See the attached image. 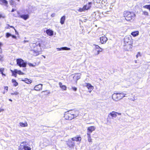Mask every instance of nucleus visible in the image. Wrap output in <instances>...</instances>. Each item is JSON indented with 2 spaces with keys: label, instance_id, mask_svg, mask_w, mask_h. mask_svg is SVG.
Listing matches in <instances>:
<instances>
[{
  "label": "nucleus",
  "instance_id": "nucleus-1",
  "mask_svg": "<svg viewBox=\"0 0 150 150\" xmlns=\"http://www.w3.org/2000/svg\"><path fill=\"white\" fill-rule=\"evenodd\" d=\"M41 44L39 41L35 43H32L30 44V46L35 56H38L41 53L42 50Z\"/></svg>",
  "mask_w": 150,
  "mask_h": 150
},
{
  "label": "nucleus",
  "instance_id": "nucleus-2",
  "mask_svg": "<svg viewBox=\"0 0 150 150\" xmlns=\"http://www.w3.org/2000/svg\"><path fill=\"white\" fill-rule=\"evenodd\" d=\"M79 115V113L77 111L69 110L65 112L64 117L66 120H71L77 117Z\"/></svg>",
  "mask_w": 150,
  "mask_h": 150
},
{
  "label": "nucleus",
  "instance_id": "nucleus-3",
  "mask_svg": "<svg viewBox=\"0 0 150 150\" xmlns=\"http://www.w3.org/2000/svg\"><path fill=\"white\" fill-rule=\"evenodd\" d=\"M123 16L125 19L129 22L134 20L136 16L134 12L129 11H124Z\"/></svg>",
  "mask_w": 150,
  "mask_h": 150
},
{
  "label": "nucleus",
  "instance_id": "nucleus-4",
  "mask_svg": "<svg viewBox=\"0 0 150 150\" xmlns=\"http://www.w3.org/2000/svg\"><path fill=\"white\" fill-rule=\"evenodd\" d=\"M128 93L127 91L114 93L112 96V98L115 101H118L123 98L127 96Z\"/></svg>",
  "mask_w": 150,
  "mask_h": 150
},
{
  "label": "nucleus",
  "instance_id": "nucleus-5",
  "mask_svg": "<svg viewBox=\"0 0 150 150\" xmlns=\"http://www.w3.org/2000/svg\"><path fill=\"white\" fill-rule=\"evenodd\" d=\"M117 114L119 115H121V113L114 111L110 112L108 114L107 118V122H110L112 119H113L114 118H115L117 117Z\"/></svg>",
  "mask_w": 150,
  "mask_h": 150
},
{
  "label": "nucleus",
  "instance_id": "nucleus-6",
  "mask_svg": "<svg viewBox=\"0 0 150 150\" xmlns=\"http://www.w3.org/2000/svg\"><path fill=\"white\" fill-rule=\"evenodd\" d=\"M92 4V2H88L87 4L84 5L82 8H79L78 11L80 12H82L88 10L91 8Z\"/></svg>",
  "mask_w": 150,
  "mask_h": 150
},
{
  "label": "nucleus",
  "instance_id": "nucleus-7",
  "mask_svg": "<svg viewBox=\"0 0 150 150\" xmlns=\"http://www.w3.org/2000/svg\"><path fill=\"white\" fill-rule=\"evenodd\" d=\"M10 71L12 73V75L15 77H17V74L19 75H24L25 74V73L21 71L18 70L16 69H15L14 70H11Z\"/></svg>",
  "mask_w": 150,
  "mask_h": 150
},
{
  "label": "nucleus",
  "instance_id": "nucleus-8",
  "mask_svg": "<svg viewBox=\"0 0 150 150\" xmlns=\"http://www.w3.org/2000/svg\"><path fill=\"white\" fill-rule=\"evenodd\" d=\"M17 64L18 66H26L27 62L21 58L16 59Z\"/></svg>",
  "mask_w": 150,
  "mask_h": 150
},
{
  "label": "nucleus",
  "instance_id": "nucleus-9",
  "mask_svg": "<svg viewBox=\"0 0 150 150\" xmlns=\"http://www.w3.org/2000/svg\"><path fill=\"white\" fill-rule=\"evenodd\" d=\"M95 46V48L94 51H95L96 52L95 54L98 55L100 52H101L103 50V49L100 47L98 45H94Z\"/></svg>",
  "mask_w": 150,
  "mask_h": 150
},
{
  "label": "nucleus",
  "instance_id": "nucleus-10",
  "mask_svg": "<svg viewBox=\"0 0 150 150\" xmlns=\"http://www.w3.org/2000/svg\"><path fill=\"white\" fill-rule=\"evenodd\" d=\"M23 149L24 150H31V148L27 146L26 144H20L18 147V150H22Z\"/></svg>",
  "mask_w": 150,
  "mask_h": 150
},
{
  "label": "nucleus",
  "instance_id": "nucleus-11",
  "mask_svg": "<svg viewBox=\"0 0 150 150\" xmlns=\"http://www.w3.org/2000/svg\"><path fill=\"white\" fill-rule=\"evenodd\" d=\"M96 129V127L94 126H91L88 127L87 128V134H91V133Z\"/></svg>",
  "mask_w": 150,
  "mask_h": 150
},
{
  "label": "nucleus",
  "instance_id": "nucleus-12",
  "mask_svg": "<svg viewBox=\"0 0 150 150\" xmlns=\"http://www.w3.org/2000/svg\"><path fill=\"white\" fill-rule=\"evenodd\" d=\"M67 145L70 148H74L75 145V143L74 142L70 140H68L67 141Z\"/></svg>",
  "mask_w": 150,
  "mask_h": 150
},
{
  "label": "nucleus",
  "instance_id": "nucleus-13",
  "mask_svg": "<svg viewBox=\"0 0 150 150\" xmlns=\"http://www.w3.org/2000/svg\"><path fill=\"white\" fill-rule=\"evenodd\" d=\"M107 40V38L104 35L100 38V42L101 44H104L106 42Z\"/></svg>",
  "mask_w": 150,
  "mask_h": 150
},
{
  "label": "nucleus",
  "instance_id": "nucleus-14",
  "mask_svg": "<svg viewBox=\"0 0 150 150\" xmlns=\"http://www.w3.org/2000/svg\"><path fill=\"white\" fill-rule=\"evenodd\" d=\"M132 46V43L131 41H130L129 43L127 42V43H125V48L127 50H129L131 49Z\"/></svg>",
  "mask_w": 150,
  "mask_h": 150
},
{
  "label": "nucleus",
  "instance_id": "nucleus-15",
  "mask_svg": "<svg viewBox=\"0 0 150 150\" xmlns=\"http://www.w3.org/2000/svg\"><path fill=\"white\" fill-rule=\"evenodd\" d=\"M86 84L85 86L87 87L88 88L89 92L91 93V91L93 90L94 88V87L92 86L89 83H85Z\"/></svg>",
  "mask_w": 150,
  "mask_h": 150
},
{
  "label": "nucleus",
  "instance_id": "nucleus-16",
  "mask_svg": "<svg viewBox=\"0 0 150 150\" xmlns=\"http://www.w3.org/2000/svg\"><path fill=\"white\" fill-rule=\"evenodd\" d=\"M0 4L6 7L8 6V1L6 0H0Z\"/></svg>",
  "mask_w": 150,
  "mask_h": 150
},
{
  "label": "nucleus",
  "instance_id": "nucleus-17",
  "mask_svg": "<svg viewBox=\"0 0 150 150\" xmlns=\"http://www.w3.org/2000/svg\"><path fill=\"white\" fill-rule=\"evenodd\" d=\"M42 85L40 84L35 86L34 89L36 91H40L42 89Z\"/></svg>",
  "mask_w": 150,
  "mask_h": 150
},
{
  "label": "nucleus",
  "instance_id": "nucleus-18",
  "mask_svg": "<svg viewBox=\"0 0 150 150\" xmlns=\"http://www.w3.org/2000/svg\"><path fill=\"white\" fill-rule=\"evenodd\" d=\"M72 141L76 142H81V138L80 136L74 137L71 139Z\"/></svg>",
  "mask_w": 150,
  "mask_h": 150
},
{
  "label": "nucleus",
  "instance_id": "nucleus-19",
  "mask_svg": "<svg viewBox=\"0 0 150 150\" xmlns=\"http://www.w3.org/2000/svg\"><path fill=\"white\" fill-rule=\"evenodd\" d=\"M21 81L27 84H30L32 83V81L27 78H25L24 79H22Z\"/></svg>",
  "mask_w": 150,
  "mask_h": 150
},
{
  "label": "nucleus",
  "instance_id": "nucleus-20",
  "mask_svg": "<svg viewBox=\"0 0 150 150\" xmlns=\"http://www.w3.org/2000/svg\"><path fill=\"white\" fill-rule=\"evenodd\" d=\"M19 17L24 20H26L29 18V16L28 14H24L20 15Z\"/></svg>",
  "mask_w": 150,
  "mask_h": 150
},
{
  "label": "nucleus",
  "instance_id": "nucleus-21",
  "mask_svg": "<svg viewBox=\"0 0 150 150\" xmlns=\"http://www.w3.org/2000/svg\"><path fill=\"white\" fill-rule=\"evenodd\" d=\"M59 84L60 88L63 90L65 91L67 90L66 86L64 85H62V84L61 82H59Z\"/></svg>",
  "mask_w": 150,
  "mask_h": 150
},
{
  "label": "nucleus",
  "instance_id": "nucleus-22",
  "mask_svg": "<svg viewBox=\"0 0 150 150\" xmlns=\"http://www.w3.org/2000/svg\"><path fill=\"white\" fill-rule=\"evenodd\" d=\"M131 34L134 37H136L139 35V32L138 30H136L132 32Z\"/></svg>",
  "mask_w": 150,
  "mask_h": 150
},
{
  "label": "nucleus",
  "instance_id": "nucleus-23",
  "mask_svg": "<svg viewBox=\"0 0 150 150\" xmlns=\"http://www.w3.org/2000/svg\"><path fill=\"white\" fill-rule=\"evenodd\" d=\"M66 18V17L65 15L62 16L60 19V23L62 25L64 23Z\"/></svg>",
  "mask_w": 150,
  "mask_h": 150
},
{
  "label": "nucleus",
  "instance_id": "nucleus-24",
  "mask_svg": "<svg viewBox=\"0 0 150 150\" xmlns=\"http://www.w3.org/2000/svg\"><path fill=\"white\" fill-rule=\"evenodd\" d=\"M46 33L49 36H52L53 34V31L50 29H47L46 30Z\"/></svg>",
  "mask_w": 150,
  "mask_h": 150
},
{
  "label": "nucleus",
  "instance_id": "nucleus-25",
  "mask_svg": "<svg viewBox=\"0 0 150 150\" xmlns=\"http://www.w3.org/2000/svg\"><path fill=\"white\" fill-rule=\"evenodd\" d=\"M11 82L13 83V86L15 87L17 86L18 85V83L14 79H12Z\"/></svg>",
  "mask_w": 150,
  "mask_h": 150
},
{
  "label": "nucleus",
  "instance_id": "nucleus-26",
  "mask_svg": "<svg viewBox=\"0 0 150 150\" xmlns=\"http://www.w3.org/2000/svg\"><path fill=\"white\" fill-rule=\"evenodd\" d=\"M19 124L21 127H27L28 125L27 122H25L24 123L21 122H20L19 123Z\"/></svg>",
  "mask_w": 150,
  "mask_h": 150
},
{
  "label": "nucleus",
  "instance_id": "nucleus-27",
  "mask_svg": "<svg viewBox=\"0 0 150 150\" xmlns=\"http://www.w3.org/2000/svg\"><path fill=\"white\" fill-rule=\"evenodd\" d=\"M87 135L88 140L89 142L92 143L93 141L91 138V134H87Z\"/></svg>",
  "mask_w": 150,
  "mask_h": 150
},
{
  "label": "nucleus",
  "instance_id": "nucleus-28",
  "mask_svg": "<svg viewBox=\"0 0 150 150\" xmlns=\"http://www.w3.org/2000/svg\"><path fill=\"white\" fill-rule=\"evenodd\" d=\"M143 8L150 10V5H146L143 6Z\"/></svg>",
  "mask_w": 150,
  "mask_h": 150
},
{
  "label": "nucleus",
  "instance_id": "nucleus-29",
  "mask_svg": "<svg viewBox=\"0 0 150 150\" xmlns=\"http://www.w3.org/2000/svg\"><path fill=\"white\" fill-rule=\"evenodd\" d=\"M4 70V68H0V72H1V74L2 76H6L5 74H4L3 73Z\"/></svg>",
  "mask_w": 150,
  "mask_h": 150
},
{
  "label": "nucleus",
  "instance_id": "nucleus-30",
  "mask_svg": "<svg viewBox=\"0 0 150 150\" xmlns=\"http://www.w3.org/2000/svg\"><path fill=\"white\" fill-rule=\"evenodd\" d=\"M7 26L6 27V29H9L10 28H12L13 29H14V27L13 26H10L9 25L7 24Z\"/></svg>",
  "mask_w": 150,
  "mask_h": 150
},
{
  "label": "nucleus",
  "instance_id": "nucleus-31",
  "mask_svg": "<svg viewBox=\"0 0 150 150\" xmlns=\"http://www.w3.org/2000/svg\"><path fill=\"white\" fill-rule=\"evenodd\" d=\"M4 92H3V93L4 94L5 92H7L8 90V87L7 86H5L4 87Z\"/></svg>",
  "mask_w": 150,
  "mask_h": 150
},
{
  "label": "nucleus",
  "instance_id": "nucleus-32",
  "mask_svg": "<svg viewBox=\"0 0 150 150\" xmlns=\"http://www.w3.org/2000/svg\"><path fill=\"white\" fill-rule=\"evenodd\" d=\"M11 36H12V35L8 33H7L6 34V38H8Z\"/></svg>",
  "mask_w": 150,
  "mask_h": 150
},
{
  "label": "nucleus",
  "instance_id": "nucleus-33",
  "mask_svg": "<svg viewBox=\"0 0 150 150\" xmlns=\"http://www.w3.org/2000/svg\"><path fill=\"white\" fill-rule=\"evenodd\" d=\"M18 94H19V93L18 92L16 91L14 92L13 93H11V94L12 95H17Z\"/></svg>",
  "mask_w": 150,
  "mask_h": 150
},
{
  "label": "nucleus",
  "instance_id": "nucleus-34",
  "mask_svg": "<svg viewBox=\"0 0 150 150\" xmlns=\"http://www.w3.org/2000/svg\"><path fill=\"white\" fill-rule=\"evenodd\" d=\"M143 15L145 16H148V12L146 11H143Z\"/></svg>",
  "mask_w": 150,
  "mask_h": 150
},
{
  "label": "nucleus",
  "instance_id": "nucleus-35",
  "mask_svg": "<svg viewBox=\"0 0 150 150\" xmlns=\"http://www.w3.org/2000/svg\"><path fill=\"white\" fill-rule=\"evenodd\" d=\"M62 50H69L70 49V48H68L66 47H62Z\"/></svg>",
  "mask_w": 150,
  "mask_h": 150
},
{
  "label": "nucleus",
  "instance_id": "nucleus-36",
  "mask_svg": "<svg viewBox=\"0 0 150 150\" xmlns=\"http://www.w3.org/2000/svg\"><path fill=\"white\" fill-rule=\"evenodd\" d=\"M140 56H141V54L140 52H138L137 54L136 55V57L137 58L138 57Z\"/></svg>",
  "mask_w": 150,
  "mask_h": 150
},
{
  "label": "nucleus",
  "instance_id": "nucleus-37",
  "mask_svg": "<svg viewBox=\"0 0 150 150\" xmlns=\"http://www.w3.org/2000/svg\"><path fill=\"white\" fill-rule=\"evenodd\" d=\"M5 18L4 16H3L2 14H0V19L1 18Z\"/></svg>",
  "mask_w": 150,
  "mask_h": 150
},
{
  "label": "nucleus",
  "instance_id": "nucleus-38",
  "mask_svg": "<svg viewBox=\"0 0 150 150\" xmlns=\"http://www.w3.org/2000/svg\"><path fill=\"white\" fill-rule=\"evenodd\" d=\"M21 67V66H20ZM22 67H24V68L23 69V71L24 72L26 71V69L25 67L26 66H22Z\"/></svg>",
  "mask_w": 150,
  "mask_h": 150
},
{
  "label": "nucleus",
  "instance_id": "nucleus-39",
  "mask_svg": "<svg viewBox=\"0 0 150 150\" xmlns=\"http://www.w3.org/2000/svg\"><path fill=\"white\" fill-rule=\"evenodd\" d=\"M11 36L12 38H13L15 39H16L17 38L16 36L15 35H12V36Z\"/></svg>",
  "mask_w": 150,
  "mask_h": 150
},
{
  "label": "nucleus",
  "instance_id": "nucleus-40",
  "mask_svg": "<svg viewBox=\"0 0 150 150\" xmlns=\"http://www.w3.org/2000/svg\"><path fill=\"white\" fill-rule=\"evenodd\" d=\"M72 89L74 90V91H76L77 90V88L76 87H73L72 88Z\"/></svg>",
  "mask_w": 150,
  "mask_h": 150
},
{
  "label": "nucleus",
  "instance_id": "nucleus-41",
  "mask_svg": "<svg viewBox=\"0 0 150 150\" xmlns=\"http://www.w3.org/2000/svg\"><path fill=\"white\" fill-rule=\"evenodd\" d=\"M26 143V142L25 141H24V142H22L20 144H21V145H22V144H23L24 143Z\"/></svg>",
  "mask_w": 150,
  "mask_h": 150
},
{
  "label": "nucleus",
  "instance_id": "nucleus-42",
  "mask_svg": "<svg viewBox=\"0 0 150 150\" xmlns=\"http://www.w3.org/2000/svg\"><path fill=\"white\" fill-rule=\"evenodd\" d=\"M3 43L1 42H0V49H1V47L3 45Z\"/></svg>",
  "mask_w": 150,
  "mask_h": 150
},
{
  "label": "nucleus",
  "instance_id": "nucleus-43",
  "mask_svg": "<svg viewBox=\"0 0 150 150\" xmlns=\"http://www.w3.org/2000/svg\"><path fill=\"white\" fill-rule=\"evenodd\" d=\"M57 49L58 50V51H60V50H62V48H57Z\"/></svg>",
  "mask_w": 150,
  "mask_h": 150
},
{
  "label": "nucleus",
  "instance_id": "nucleus-44",
  "mask_svg": "<svg viewBox=\"0 0 150 150\" xmlns=\"http://www.w3.org/2000/svg\"><path fill=\"white\" fill-rule=\"evenodd\" d=\"M15 31V32L16 33V34H18V32H17V30H16L15 29V28H14V29H13Z\"/></svg>",
  "mask_w": 150,
  "mask_h": 150
},
{
  "label": "nucleus",
  "instance_id": "nucleus-45",
  "mask_svg": "<svg viewBox=\"0 0 150 150\" xmlns=\"http://www.w3.org/2000/svg\"><path fill=\"white\" fill-rule=\"evenodd\" d=\"M16 10V9H12L11 11V12H14Z\"/></svg>",
  "mask_w": 150,
  "mask_h": 150
},
{
  "label": "nucleus",
  "instance_id": "nucleus-46",
  "mask_svg": "<svg viewBox=\"0 0 150 150\" xmlns=\"http://www.w3.org/2000/svg\"><path fill=\"white\" fill-rule=\"evenodd\" d=\"M2 57L1 55H0V61L2 59Z\"/></svg>",
  "mask_w": 150,
  "mask_h": 150
},
{
  "label": "nucleus",
  "instance_id": "nucleus-47",
  "mask_svg": "<svg viewBox=\"0 0 150 150\" xmlns=\"http://www.w3.org/2000/svg\"><path fill=\"white\" fill-rule=\"evenodd\" d=\"M9 100L10 101H11V102H12V100H11V99H9Z\"/></svg>",
  "mask_w": 150,
  "mask_h": 150
},
{
  "label": "nucleus",
  "instance_id": "nucleus-48",
  "mask_svg": "<svg viewBox=\"0 0 150 150\" xmlns=\"http://www.w3.org/2000/svg\"><path fill=\"white\" fill-rule=\"evenodd\" d=\"M29 66H33V65L32 64H29Z\"/></svg>",
  "mask_w": 150,
  "mask_h": 150
},
{
  "label": "nucleus",
  "instance_id": "nucleus-49",
  "mask_svg": "<svg viewBox=\"0 0 150 150\" xmlns=\"http://www.w3.org/2000/svg\"><path fill=\"white\" fill-rule=\"evenodd\" d=\"M76 76V75H75L74 76V77H75Z\"/></svg>",
  "mask_w": 150,
  "mask_h": 150
},
{
  "label": "nucleus",
  "instance_id": "nucleus-50",
  "mask_svg": "<svg viewBox=\"0 0 150 150\" xmlns=\"http://www.w3.org/2000/svg\"><path fill=\"white\" fill-rule=\"evenodd\" d=\"M88 124H91V123H88Z\"/></svg>",
  "mask_w": 150,
  "mask_h": 150
},
{
  "label": "nucleus",
  "instance_id": "nucleus-51",
  "mask_svg": "<svg viewBox=\"0 0 150 150\" xmlns=\"http://www.w3.org/2000/svg\"><path fill=\"white\" fill-rule=\"evenodd\" d=\"M1 112V110H0V112Z\"/></svg>",
  "mask_w": 150,
  "mask_h": 150
}]
</instances>
